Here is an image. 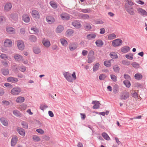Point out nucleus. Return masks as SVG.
<instances>
[{
    "label": "nucleus",
    "mask_w": 147,
    "mask_h": 147,
    "mask_svg": "<svg viewBox=\"0 0 147 147\" xmlns=\"http://www.w3.org/2000/svg\"><path fill=\"white\" fill-rule=\"evenodd\" d=\"M23 20L26 23H28L30 22V19L29 16L26 14H24L22 16Z\"/></svg>",
    "instance_id": "nucleus-22"
},
{
    "label": "nucleus",
    "mask_w": 147,
    "mask_h": 147,
    "mask_svg": "<svg viewBox=\"0 0 147 147\" xmlns=\"http://www.w3.org/2000/svg\"><path fill=\"white\" fill-rule=\"evenodd\" d=\"M127 11L131 15H133L135 14L133 10V8L132 7H130L127 10Z\"/></svg>",
    "instance_id": "nucleus-31"
},
{
    "label": "nucleus",
    "mask_w": 147,
    "mask_h": 147,
    "mask_svg": "<svg viewBox=\"0 0 147 147\" xmlns=\"http://www.w3.org/2000/svg\"><path fill=\"white\" fill-rule=\"evenodd\" d=\"M102 136L104 138L107 140H110V138L108 134L104 132L102 134Z\"/></svg>",
    "instance_id": "nucleus-39"
},
{
    "label": "nucleus",
    "mask_w": 147,
    "mask_h": 147,
    "mask_svg": "<svg viewBox=\"0 0 147 147\" xmlns=\"http://www.w3.org/2000/svg\"><path fill=\"white\" fill-rule=\"evenodd\" d=\"M113 61V60L112 59L109 61H105L104 62V64L107 67H110L111 65V62Z\"/></svg>",
    "instance_id": "nucleus-25"
},
{
    "label": "nucleus",
    "mask_w": 147,
    "mask_h": 147,
    "mask_svg": "<svg viewBox=\"0 0 147 147\" xmlns=\"http://www.w3.org/2000/svg\"><path fill=\"white\" fill-rule=\"evenodd\" d=\"M4 85L6 87H8L9 88L11 89L13 87L12 85L9 83H5L4 84Z\"/></svg>",
    "instance_id": "nucleus-58"
},
{
    "label": "nucleus",
    "mask_w": 147,
    "mask_h": 147,
    "mask_svg": "<svg viewBox=\"0 0 147 147\" xmlns=\"http://www.w3.org/2000/svg\"><path fill=\"white\" fill-rule=\"evenodd\" d=\"M7 33L9 34H14L16 33V30L12 27L7 26L5 28Z\"/></svg>",
    "instance_id": "nucleus-7"
},
{
    "label": "nucleus",
    "mask_w": 147,
    "mask_h": 147,
    "mask_svg": "<svg viewBox=\"0 0 147 147\" xmlns=\"http://www.w3.org/2000/svg\"><path fill=\"white\" fill-rule=\"evenodd\" d=\"M2 73L4 76L8 75L9 73V71L8 69H3L2 70Z\"/></svg>",
    "instance_id": "nucleus-41"
},
{
    "label": "nucleus",
    "mask_w": 147,
    "mask_h": 147,
    "mask_svg": "<svg viewBox=\"0 0 147 147\" xmlns=\"http://www.w3.org/2000/svg\"><path fill=\"white\" fill-rule=\"evenodd\" d=\"M123 83L126 86V87L127 88L131 86L130 82L129 81L127 80H125L124 81H123Z\"/></svg>",
    "instance_id": "nucleus-51"
},
{
    "label": "nucleus",
    "mask_w": 147,
    "mask_h": 147,
    "mask_svg": "<svg viewBox=\"0 0 147 147\" xmlns=\"http://www.w3.org/2000/svg\"><path fill=\"white\" fill-rule=\"evenodd\" d=\"M50 4L51 6L54 9H56L57 8L58 5L56 2L51 1L50 2Z\"/></svg>",
    "instance_id": "nucleus-35"
},
{
    "label": "nucleus",
    "mask_w": 147,
    "mask_h": 147,
    "mask_svg": "<svg viewBox=\"0 0 147 147\" xmlns=\"http://www.w3.org/2000/svg\"><path fill=\"white\" fill-rule=\"evenodd\" d=\"M32 139L35 142H38L40 140V138L38 136L34 135L33 136Z\"/></svg>",
    "instance_id": "nucleus-40"
},
{
    "label": "nucleus",
    "mask_w": 147,
    "mask_h": 147,
    "mask_svg": "<svg viewBox=\"0 0 147 147\" xmlns=\"http://www.w3.org/2000/svg\"><path fill=\"white\" fill-rule=\"evenodd\" d=\"M60 16L61 19L63 20H68L70 18V15L65 13H63L60 15Z\"/></svg>",
    "instance_id": "nucleus-10"
},
{
    "label": "nucleus",
    "mask_w": 147,
    "mask_h": 147,
    "mask_svg": "<svg viewBox=\"0 0 147 147\" xmlns=\"http://www.w3.org/2000/svg\"><path fill=\"white\" fill-rule=\"evenodd\" d=\"M18 140V138L17 136H14L12 138L11 141V146H14L17 143Z\"/></svg>",
    "instance_id": "nucleus-19"
},
{
    "label": "nucleus",
    "mask_w": 147,
    "mask_h": 147,
    "mask_svg": "<svg viewBox=\"0 0 147 147\" xmlns=\"http://www.w3.org/2000/svg\"><path fill=\"white\" fill-rule=\"evenodd\" d=\"M109 55L111 58L113 59H115L118 58L117 55L115 52L111 53Z\"/></svg>",
    "instance_id": "nucleus-38"
},
{
    "label": "nucleus",
    "mask_w": 147,
    "mask_h": 147,
    "mask_svg": "<svg viewBox=\"0 0 147 147\" xmlns=\"http://www.w3.org/2000/svg\"><path fill=\"white\" fill-rule=\"evenodd\" d=\"M82 17L84 19H88L90 17L87 14H82Z\"/></svg>",
    "instance_id": "nucleus-62"
},
{
    "label": "nucleus",
    "mask_w": 147,
    "mask_h": 147,
    "mask_svg": "<svg viewBox=\"0 0 147 147\" xmlns=\"http://www.w3.org/2000/svg\"><path fill=\"white\" fill-rule=\"evenodd\" d=\"M131 94L132 95V96L135 98L136 99L138 98V94L136 92H134L133 93Z\"/></svg>",
    "instance_id": "nucleus-64"
},
{
    "label": "nucleus",
    "mask_w": 147,
    "mask_h": 147,
    "mask_svg": "<svg viewBox=\"0 0 147 147\" xmlns=\"http://www.w3.org/2000/svg\"><path fill=\"white\" fill-rule=\"evenodd\" d=\"M16 45L18 49L21 51L23 50L25 47V45L23 41L21 40L17 41Z\"/></svg>",
    "instance_id": "nucleus-6"
},
{
    "label": "nucleus",
    "mask_w": 147,
    "mask_h": 147,
    "mask_svg": "<svg viewBox=\"0 0 147 147\" xmlns=\"http://www.w3.org/2000/svg\"><path fill=\"white\" fill-rule=\"evenodd\" d=\"M14 58L17 61H19L22 58V57L19 54H16L14 55Z\"/></svg>",
    "instance_id": "nucleus-30"
},
{
    "label": "nucleus",
    "mask_w": 147,
    "mask_h": 147,
    "mask_svg": "<svg viewBox=\"0 0 147 147\" xmlns=\"http://www.w3.org/2000/svg\"><path fill=\"white\" fill-rule=\"evenodd\" d=\"M94 53L93 51L91 50L89 52L88 56V63H92L94 60Z\"/></svg>",
    "instance_id": "nucleus-1"
},
{
    "label": "nucleus",
    "mask_w": 147,
    "mask_h": 147,
    "mask_svg": "<svg viewBox=\"0 0 147 147\" xmlns=\"http://www.w3.org/2000/svg\"><path fill=\"white\" fill-rule=\"evenodd\" d=\"M129 96V94L127 92H123L120 95V98L122 100H126L128 98Z\"/></svg>",
    "instance_id": "nucleus-11"
},
{
    "label": "nucleus",
    "mask_w": 147,
    "mask_h": 147,
    "mask_svg": "<svg viewBox=\"0 0 147 147\" xmlns=\"http://www.w3.org/2000/svg\"><path fill=\"white\" fill-rule=\"evenodd\" d=\"M129 47L128 46H126L121 48V51L123 53H126L128 52L129 51Z\"/></svg>",
    "instance_id": "nucleus-27"
},
{
    "label": "nucleus",
    "mask_w": 147,
    "mask_h": 147,
    "mask_svg": "<svg viewBox=\"0 0 147 147\" xmlns=\"http://www.w3.org/2000/svg\"><path fill=\"white\" fill-rule=\"evenodd\" d=\"M47 107H48L46 105L44 104L41 105L40 107V109L43 111L46 109Z\"/></svg>",
    "instance_id": "nucleus-60"
},
{
    "label": "nucleus",
    "mask_w": 147,
    "mask_h": 147,
    "mask_svg": "<svg viewBox=\"0 0 147 147\" xmlns=\"http://www.w3.org/2000/svg\"><path fill=\"white\" fill-rule=\"evenodd\" d=\"M20 88L16 87L13 88L11 91V93L13 95H18L21 92Z\"/></svg>",
    "instance_id": "nucleus-4"
},
{
    "label": "nucleus",
    "mask_w": 147,
    "mask_h": 147,
    "mask_svg": "<svg viewBox=\"0 0 147 147\" xmlns=\"http://www.w3.org/2000/svg\"><path fill=\"white\" fill-rule=\"evenodd\" d=\"M0 121L1 123L5 126H7L8 125V123L7 120L5 118L1 117L0 119Z\"/></svg>",
    "instance_id": "nucleus-18"
},
{
    "label": "nucleus",
    "mask_w": 147,
    "mask_h": 147,
    "mask_svg": "<svg viewBox=\"0 0 147 147\" xmlns=\"http://www.w3.org/2000/svg\"><path fill=\"white\" fill-rule=\"evenodd\" d=\"M137 10L138 12L141 14L144 15H146L147 14V13L145 10L140 8L138 9Z\"/></svg>",
    "instance_id": "nucleus-33"
},
{
    "label": "nucleus",
    "mask_w": 147,
    "mask_h": 147,
    "mask_svg": "<svg viewBox=\"0 0 147 147\" xmlns=\"http://www.w3.org/2000/svg\"><path fill=\"white\" fill-rule=\"evenodd\" d=\"M64 30L63 26L61 25H59L56 28L55 32L57 33L61 32Z\"/></svg>",
    "instance_id": "nucleus-23"
},
{
    "label": "nucleus",
    "mask_w": 147,
    "mask_h": 147,
    "mask_svg": "<svg viewBox=\"0 0 147 147\" xmlns=\"http://www.w3.org/2000/svg\"><path fill=\"white\" fill-rule=\"evenodd\" d=\"M25 98L24 97L20 96L18 97L16 99V102L19 103H21L24 102Z\"/></svg>",
    "instance_id": "nucleus-24"
},
{
    "label": "nucleus",
    "mask_w": 147,
    "mask_h": 147,
    "mask_svg": "<svg viewBox=\"0 0 147 147\" xmlns=\"http://www.w3.org/2000/svg\"><path fill=\"white\" fill-rule=\"evenodd\" d=\"M106 77V75L105 74L100 75L99 77V79L100 80H103Z\"/></svg>",
    "instance_id": "nucleus-56"
},
{
    "label": "nucleus",
    "mask_w": 147,
    "mask_h": 147,
    "mask_svg": "<svg viewBox=\"0 0 147 147\" xmlns=\"http://www.w3.org/2000/svg\"><path fill=\"white\" fill-rule=\"evenodd\" d=\"M17 131L18 133L21 136L24 137L25 135V130L23 128L20 127L17 128Z\"/></svg>",
    "instance_id": "nucleus-15"
},
{
    "label": "nucleus",
    "mask_w": 147,
    "mask_h": 147,
    "mask_svg": "<svg viewBox=\"0 0 147 147\" xmlns=\"http://www.w3.org/2000/svg\"><path fill=\"white\" fill-rule=\"evenodd\" d=\"M100 66V64L98 63H96L93 67V69L94 71L98 70Z\"/></svg>",
    "instance_id": "nucleus-44"
},
{
    "label": "nucleus",
    "mask_w": 147,
    "mask_h": 147,
    "mask_svg": "<svg viewBox=\"0 0 147 147\" xmlns=\"http://www.w3.org/2000/svg\"><path fill=\"white\" fill-rule=\"evenodd\" d=\"M12 7V5L11 3H7L4 5V10L6 12L10 11Z\"/></svg>",
    "instance_id": "nucleus-13"
},
{
    "label": "nucleus",
    "mask_w": 147,
    "mask_h": 147,
    "mask_svg": "<svg viewBox=\"0 0 147 147\" xmlns=\"http://www.w3.org/2000/svg\"><path fill=\"white\" fill-rule=\"evenodd\" d=\"M122 43V40L118 38L112 41V45L114 47H117L121 45Z\"/></svg>",
    "instance_id": "nucleus-2"
},
{
    "label": "nucleus",
    "mask_w": 147,
    "mask_h": 147,
    "mask_svg": "<svg viewBox=\"0 0 147 147\" xmlns=\"http://www.w3.org/2000/svg\"><path fill=\"white\" fill-rule=\"evenodd\" d=\"M42 42L43 45L47 48L49 47L51 45L49 40L48 39L45 38H43Z\"/></svg>",
    "instance_id": "nucleus-8"
},
{
    "label": "nucleus",
    "mask_w": 147,
    "mask_h": 147,
    "mask_svg": "<svg viewBox=\"0 0 147 147\" xmlns=\"http://www.w3.org/2000/svg\"><path fill=\"white\" fill-rule=\"evenodd\" d=\"M96 36L95 33H92L87 35L86 36L87 38L89 40L94 39Z\"/></svg>",
    "instance_id": "nucleus-26"
},
{
    "label": "nucleus",
    "mask_w": 147,
    "mask_h": 147,
    "mask_svg": "<svg viewBox=\"0 0 147 147\" xmlns=\"http://www.w3.org/2000/svg\"><path fill=\"white\" fill-rule=\"evenodd\" d=\"M110 76L112 80L114 82H116L117 81L116 76L113 74H111L110 75Z\"/></svg>",
    "instance_id": "nucleus-55"
},
{
    "label": "nucleus",
    "mask_w": 147,
    "mask_h": 147,
    "mask_svg": "<svg viewBox=\"0 0 147 147\" xmlns=\"http://www.w3.org/2000/svg\"><path fill=\"white\" fill-rule=\"evenodd\" d=\"M13 113L15 116L18 117H21L22 115V113L16 109L13 111Z\"/></svg>",
    "instance_id": "nucleus-20"
},
{
    "label": "nucleus",
    "mask_w": 147,
    "mask_h": 147,
    "mask_svg": "<svg viewBox=\"0 0 147 147\" xmlns=\"http://www.w3.org/2000/svg\"><path fill=\"white\" fill-rule=\"evenodd\" d=\"M108 39L109 40H113L116 38V36L114 33H112L107 35Z\"/></svg>",
    "instance_id": "nucleus-28"
},
{
    "label": "nucleus",
    "mask_w": 147,
    "mask_h": 147,
    "mask_svg": "<svg viewBox=\"0 0 147 147\" xmlns=\"http://www.w3.org/2000/svg\"><path fill=\"white\" fill-rule=\"evenodd\" d=\"M69 82H72L73 81V79L71 76V75L65 78Z\"/></svg>",
    "instance_id": "nucleus-63"
},
{
    "label": "nucleus",
    "mask_w": 147,
    "mask_h": 147,
    "mask_svg": "<svg viewBox=\"0 0 147 147\" xmlns=\"http://www.w3.org/2000/svg\"><path fill=\"white\" fill-rule=\"evenodd\" d=\"M1 103L2 105L6 106H8L10 105V102L8 101L4 100L2 101Z\"/></svg>",
    "instance_id": "nucleus-54"
},
{
    "label": "nucleus",
    "mask_w": 147,
    "mask_h": 147,
    "mask_svg": "<svg viewBox=\"0 0 147 147\" xmlns=\"http://www.w3.org/2000/svg\"><path fill=\"white\" fill-rule=\"evenodd\" d=\"M0 57L1 58L4 60H6L8 58V56L4 53L1 54L0 55Z\"/></svg>",
    "instance_id": "nucleus-49"
},
{
    "label": "nucleus",
    "mask_w": 147,
    "mask_h": 147,
    "mask_svg": "<svg viewBox=\"0 0 147 147\" xmlns=\"http://www.w3.org/2000/svg\"><path fill=\"white\" fill-rule=\"evenodd\" d=\"M84 28L86 30H90L92 29L91 24L89 23H87L84 26Z\"/></svg>",
    "instance_id": "nucleus-42"
},
{
    "label": "nucleus",
    "mask_w": 147,
    "mask_h": 147,
    "mask_svg": "<svg viewBox=\"0 0 147 147\" xmlns=\"http://www.w3.org/2000/svg\"><path fill=\"white\" fill-rule=\"evenodd\" d=\"M60 41L63 46H65L67 45V40L64 38H61L60 39Z\"/></svg>",
    "instance_id": "nucleus-34"
},
{
    "label": "nucleus",
    "mask_w": 147,
    "mask_h": 147,
    "mask_svg": "<svg viewBox=\"0 0 147 147\" xmlns=\"http://www.w3.org/2000/svg\"><path fill=\"white\" fill-rule=\"evenodd\" d=\"M31 30L33 34L37 33L39 32V30L36 27H32L31 28Z\"/></svg>",
    "instance_id": "nucleus-48"
},
{
    "label": "nucleus",
    "mask_w": 147,
    "mask_h": 147,
    "mask_svg": "<svg viewBox=\"0 0 147 147\" xmlns=\"http://www.w3.org/2000/svg\"><path fill=\"white\" fill-rule=\"evenodd\" d=\"M77 47V45L75 43H70L69 45V48L71 51H73L76 50Z\"/></svg>",
    "instance_id": "nucleus-14"
},
{
    "label": "nucleus",
    "mask_w": 147,
    "mask_h": 147,
    "mask_svg": "<svg viewBox=\"0 0 147 147\" xmlns=\"http://www.w3.org/2000/svg\"><path fill=\"white\" fill-rule=\"evenodd\" d=\"M36 131L38 133H39L41 135L43 134H44V133H45L44 131L43 130H42V129H40V128L37 129L36 130Z\"/></svg>",
    "instance_id": "nucleus-53"
},
{
    "label": "nucleus",
    "mask_w": 147,
    "mask_h": 147,
    "mask_svg": "<svg viewBox=\"0 0 147 147\" xmlns=\"http://www.w3.org/2000/svg\"><path fill=\"white\" fill-rule=\"evenodd\" d=\"M13 44L12 41L10 39H6L5 40L3 43V46L6 47H11Z\"/></svg>",
    "instance_id": "nucleus-5"
},
{
    "label": "nucleus",
    "mask_w": 147,
    "mask_h": 147,
    "mask_svg": "<svg viewBox=\"0 0 147 147\" xmlns=\"http://www.w3.org/2000/svg\"><path fill=\"white\" fill-rule=\"evenodd\" d=\"M122 63L123 64L128 66L130 65V63L129 61L123 60L122 61Z\"/></svg>",
    "instance_id": "nucleus-57"
},
{
    "label": "nucleus",
    "mask_w": 147,
    "mask_h": 147,
    "mask_svg": "<svg viewBox=\"0 0 147 147\" xmlns=\"http://www.w3.org/2000/svg\"><path fill=\"white\" fill-rule=\"evenodd\" d=\"M74 33V31L72 29H68L66 32V35L69 36L72 35Z\"/></svg>",
    "instance_id": "nucleus-36"
},
{
    "label": "nucleus",
    "mask_w": 147,
    "mask_h": 147,
    "mask_svg": "<svg viewBox=\"0 0 147 147\" xmlns=\"http://www.w3.org/2000/svg\"><path fill=\"white\" fill-rule=\"evenodd\" d=\"M92 103L94 105L92 107L93 109H97L99 108L100 104L98 101H93Z\"/></svg>",
    "instance_id": "nucleus-17"
},
{
    "label": "nucleus",
    "mask_w": 147,
    "mask_h": 147,
    "mask_svg": "<svg viewBox=\"0 0 147 147\" xmlns=\"http://www.w3.org/2000/svg\"><path fill=\"white\" fill-rule=\"evenodd\" d=\"M132 67L136 69H137L139 67V64L136 62H133L131 64Z\"/></svg>",
    "instance_id": "nucleus-47"
},
{
    "label": "nucleus",
    "mask_w": 147,
    "mask_h": 147,
    "mask_svg": "<svg viewBox=\"0 0 147 147\" xmlns=\"http://www.w3.org/2000/svg\"><path fill=\"white\" fill-rule=\"evenodd\" d=\"M95 43L96 45L98 47H101L103 44V42L101 40H97Z\"/></svg>",
    "instance_id": "nucleus-37"
},
{
    "label": "nucleus",
    "mask_w": 147,
    "mask_h": 147,
    "mask_svg": "<svg viewBox=\"0 0 147 147\" xmlns=\"http://www.w3.org/2000/svg\"><path fill=\"white\" fill-rule=\"evenodd\" d=\"M9 18L13 22L16 23L18 20V15L14 13H11L10 16Z\"/></svg>",
    "instance_id": "nucleus-9"
},
{
    "label": "nucleus",
    "mask_w": 147,
    "mask_h": 147,
    "mask_svg": "<svg viewBox=\"0 0 147 147\" xmlns=\"http://www.w3.org/2000/svg\"><path fill=\"white\" fill-rule=\"evenodd\" d=\"M7 82L15 83L18 81V79L16 78H14L12 77H9L7 79Z\"/></svg>",
    "instance_id": "nucleus-16"
},
{
    "label": "nucleus",
    "mask_w": 147,
    "mask_h": 147,
    "mask_svg": "<svg viewBox=\"0 0 147 147\" xmlns=\"http://www.w3.org/2000/svg\"><path fill=\"white\" fill-rule=\"evenodd\" d=\"M72 24L74 26L78 29L81 28L82 26L80 23L77 20L73 22Z\"/></svg>",
    "instance_id": "nucleus-12"
},
{
    "label": "nucleus",
    "mask_w": 147,
    "mask_h": 147,
    "mask_svg": "<svg viewBox=\"0 0 147 147\" xmlns=\"http://www.w3.org/2000/svg\"><path fill=\"white\" fill-rule=\"evenodd\" d=\"M114 71L118 73L120 70V68L117 65H115L113 66V67Z\"/></svg>",
    "instance_id": "nucleus-45"
},
{
    "label": "nucleus",
    "mask_w": 147,
    "mask_h": 147,
    "mask_svg": "<svg viewBox=\"0 0 147 147\" xmlns=\"http://www.w3.org/2000/svg\"><path fill=\"white\" fill-rule=\"evenodd\" d=\"M46 21L49 24H51L55 22V20L53 17L49 16L46 18Z\"/></svg>",
    "instance_id": "nucleus-21"
},
{
    "label": "nucleus",
    "mask_w": 147,
    "mask_h": 147,
    "mask_svg": "<svg viewBox=\"0 0 147 147\" xmlns=\"http://www.w3.org/2000/svg\"><path fill=\"white\" fill-rule=\"evenodd\" d=\"M80 11L85 13H89L90 10L89 9H80Z\"/></svg>",
    "instance_id": "nucleus-59"
},
{
    "label": "nucleus",
    "mask_w": 147,
    "mask_h": 147,
    "mask_svg": "<svg viewBox=\"0 0 147 147\" xmlns=\"http://www.w3.org/2000/svg\"><path fill=\"white\" fill-rule=\"evenodd\" d=\"M2 63V65L5 67H7L9 63V62L6 61H3Z\"/></svg>",
    "instance_id": "nucleus-61"
},
{
    "label": "nucleus",
    "mask_w": 147,
    "mask_h": 147,
    "mask_svg": "<svg viewBox=\"0 0 147 147\" xmlns=\"http://www.w3.org/2000/svg\"><path fill=\"white\" fill-rule=\"evenodd\" d=\"M31 15L35 20H38L40 18V14L38 11L35 10H33L31 12Z\"/></svg>",
    "instance_id": "nucleus-3"
},
{
    "label": "nucleus",
    "mask_w": 147,
    "mask_h": 147,
    "mask_svg": "<svg viewBox=\"0 0 147 147\" xmlns=\"http://www.w3.org/2000/svg\"><path fill=\"white\" fill-rule=\"evenodd\" d=\"M34 52L36 54H38L40 53L41 51L39 47H35L33 49Z\"/></svg>",
    "instance_id": "nucleus-43"
},
{
    "label": "nucleus",
    "mask_w": 147,
    "mask_h": 147,
    "mask_svg": "<svg viewBox=\"0 0 147 147\" xmlns=\"http://www.w3.org/2000/svg\"><path fill=\"white\" fill-rule=\"evenodd\" d=\"M118 90H119L118 86L116 84L113 87V92L114 93H116L118 91Z\"/></svg>",
    "instance_id": "nucleus-50"
},
{
    "label": "nucleus",
    "mask_w": 147,
    "mask_h": 147,
    "mask_svg": "<svg viewBox=\"0 0 147 147\" xmlns=\"http://www.w3.org/2000/svg\"><path fill=\"white\" fill-rule=\"evenodd\" d=\"M21 125L24 128L27 129L28 127V124L24 121H22L21 122Z\"/></svg>",
    "instance_id": "nucleus-52"
},
{
    "label": "nucleus",
    "mask_w": 147,
    "mask_h": 147,
    "mask_svg": "<svg viewBox=\"0 0 147 147\" xmlns=\"http://www.w3.org/2000/svg\"><path fill=\"white\" fill-rule=\"evenodd\" d=\"M125 57L127 59L132 60L133 59V55L132 53H129L125 55Z\"/></svg>",
    "instance_id": "nucleus-46"
},
{
    "label": "nucleus",
    "mask_w": 147,
    "mask_h": 147,
    "mask_svg": "<svg viewBox=\"0 0 147 147\" xmlns=\"http://www.w3.org/2000/svg\"><path fill=\"white\" fill-rule=\"evenodd\" d=\"M134 78L137 80H140L142 78V76L140 73H137L135 75Z\"/></svg>",
    "instance_id": "nucleus-32"
},
{
    "label": "nucleus",
    "mask_w": 147,
    "mask_h": 147,
    "mask_svg": "<svg viewBox=\"0 0 147 147\" xmlns=\"http://www.w3.org/2000/svg\"><path fill=\"white\" fill-rule=\"evenodd\" d=\"M6 22V18L3 16H0V24H3Z\"/></svg>",
    "instance_id": "nucleus-29"
}]
</instances>
